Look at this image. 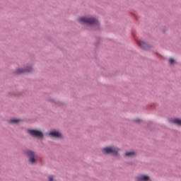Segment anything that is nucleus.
I'll return each mask as SVG.
<instances>
[{"label": "nucleus", "mask_w": 181, "mask_h": 181, "mask_svg": "<svg viewBox=\"0 0 181 181\" xmlns=\"http://www.w3.org/2000/svg\"><path fill=\"white\" fill-rule=\"evenodd\" d=\"M80 23H87L88 25H96L98 26V21L93 17H81L78 19Z\"/></svg>", "instance_id": "f257e3e1"}, {"label": "nucleus", "mask_w": 181, "mask_h": 181, "mask_svg": "<svg viewBox=\"0 0 181 181\" xmlns=\"http://www.w3.org/2000/svg\"><path fill=\"white\" fill-rule=\"evenodd\" d=\"M118 151L119 149L117 147H106L103 149V153L106 155L110 153V155L117 156L118 155Z\"/></svg>", "instance_id": "f03ea898"}, {"label": "nucleus", "mask_w": 181, "mask_h": 181, "mask_svg": "<svg viewBox=\"0 0 181 181\" xmlns=\"http://www.w3.org/2000/svg\"><path fill=\"white\" fill-rule=\"evenodd\" d=\"M28 132L31 135V136H35L37 138H43V133L39 130L28 129Z\"/></svg>", "instance_id": "7ed1b4c3"}, {"label": "nucleus", "mask_w": 181, "mask_h": 181, "mask_svg": "<svg viewBox=\"0 0 181 181\" xmlns=\"http://www.w3.org/2000/svg\"><path fill=\"white\" fill-rule=\"evenodd\" d=\"M26 155L29 157V160H30V163H35V162L36 160L35 159V158L36 156H35V153H33V151H28L26 152Z\"/></svg>", "instance_id": "20e7f679"}, {"label": "nucleus", "mask_w": 181, "mask_h": 181, "mask_svg": "<svg viewBox=\"0 0 181 181\" xmlns=\"http://www.w3.org/2000/svg\"><path fill=\"white\" fill-rule=\"evenodd\" d=\"M49 136L52 138H62V134L57 131H52L49 133Z\"/></svg>", "instance_id": "39448f33"}, {"label": "nucleus", "mask_w": 181, "mask_h": 181, "mask_svg": "<svg viewBox=\"0 0 181 181\" xmlns=\"http://www.w3.org/2000/svg\"><path fill=\"white\" fill-rule=\"evenodd\" d=\"M30 71H32V67H28L27 69H18L16 71V74H19L21 73H29Z\"/></svg>", "instance_id": "423d86ee"}, {"label": "nucleus", "mask_w": 181, "mask_h": 181, "mask_svg": "<svg viewBox=\"0 0 181 181\" xmlns=\"http://www.w3.org/2000/svg\"><path fill=\"white\" fill-rule=\"evenodd\" d=\"M137 43L140 47L145 49V50H148V44L145 43L144 41H137Z\"/></svg>", "instance_id": "0eeeda50"}, {"label": "nucleus", "mask_w": 181, "mask_h": 181, "mask_svg": "<svg viewBox=\"0 0 181 181\" xmlns=\"http://www.w3.org/2000/svg\"><path fill=\"white\" fill-rule=\"evenodd\" d=\"M170 122H171V124H175V125H178V126L181 125V119H176V118L170 119Z\"/></svg>", "instance_id": "6e6552de"}, {"label": "nucleus", "mask_w": 181, "mask_h": 181, "mask_svg": "<svg viewBox=\"0 0 181 181\" xmlns=\"http://www.w3.org/2000/svg\"><path fill=\"white\" fill-rule=\"evenodd\" d=\"M149 180V177L146 175H140L137 177L136 181H148Z\"/></svg>", "instance_id": "1a4fd4ad"}, {"label": "nucleus", "mask_w": 181, "mask_h": 181, "mask_svg": "<svg viewBox=\"0 0 181 181\" xmlns=\"http://www.w3.org/2000/svg\"><path fill=\"white\" fill-rule=\"evenodd\" d=\"M10 124H18V122H21V119H11L9 120Z\"/></svg>", "instance_id": "9d476101"}, {"label": "nucleus", "mask_w": 181, "mask_h": 181, "mask_svg": "<svg viewBox=\"0 0 181 181\" xmlns=\"http://www.w3.org/2000/svg\"><path fill=\"white\" fill-rule=\"evenodd\" d=\"M168 62H169V64H171V65L176 64V61H175L173 58H169Z\"/></svg>", "instance_id": "9b49d317"}, {"label": "nucleus", "mask_w": 181, "mask_h": 181, "mask_svg": "<svg viewBox=\"0 0 181 181\" xmlns=\"http://www.w3.org/2000/svg\"><path fill=\"white\" fill-rule=\"evenodd\" d=\"M135 155V152L130 151L125 153V156H134Z\"/></svg>", "instance_id": "f8f14e48"}, {"label": "nucleus", "mask_w": 181, "mask_h": 181, "mask_svg": "<svg viewBox=\"0 0 181 181\" xmlns=\"http://www.w3.org/2000/svg\"><path fill=\"white\" fill-rule=\"evenodd\" d=\"M49 181H53V177L52 176L49 177Z\"/></svg>", "instance_id": "ddd939ff"}, {"label": "nucleus", "mask_w": 181, "mask_h": 181, "mask_svg": "<svg viewBox=\"0 0 181 181\" xmlns=\"http://www.w3.org/2000/svg\"><path fill=\"white\" fill-rule=\"evenodd\" d=\"M134 122H141V119H136V120H134Z\"/></svg>", "instance_id": "4468645a"}]
</instances>
